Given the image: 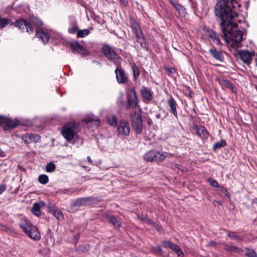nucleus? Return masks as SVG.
<instances>
[{"label": "nucleus", "instance_id": "1", "mask_svg": "<svg viewBox=\"0 0 257 257\" xmlns=\"http://www.w3.org/2000/svg\"><path fill=\"white\" fill-rule=\"evenodd\" d=\"M239 0H217L215 6V15L221 20L220 26L224 31L225 27L229 28L234 24L231 23L230 21L237 16L234 11L236 6H238Z\"/></svg>", "mask_w": 257, "mask_h": 257}, {"label": "nucleus", "instance_id": "2", "mask_svg": "<svg viewBox=\"0 0 257 257\" xmlns=\"http://www.w3.org/2000/svg\"><path fill=\"white\" fill-rule=\"evenodd\" d=\"M233 19H232L230 22L235 25L229 28L225 27L224 31H223L220 26V24L219 25L220 30L223 33L222 37L225 42L230 40L232 41L231 45L233 47H241V45L240 43L243 39V33L241 31L239 30H234V29L237 27L238 25L236 23L233 22Z\"/></svg>", "mask_w": 257, "mask_h": 257}, {"label": "nucleus", "instance_id": "3", "mask_svg": "<svg viewBox=\"0 0 257 257\" xmlns=\"http://www.w3.org/2000/svg\"><path fill=\"white\" fill-rule=\"evenodd\" d=\"M14 25L21 30L22 32L26 29L27 33L32 34L34 31L33 26L37 28L41 27L43 25V22L36 18L32 19V23L29 22L26 19H22L17 20L14 23Z\"/></svg>", "mask_w": 257, "mask_h": 257}, {"label": "nucleus", "instance_id": "4", "mask_svg": "<svg viewBox=\"0 0 257 257\" xmlns=\"http://www.w3.org/2000/svg\"><path fill=\"white\" fill-rule=\"evenodd\" d=\"M19 227L31 238L35 240L41 238L37 227L32 225L29 220L26 219L22 220L19 223Z\"/></svg>", "mask_w": 257, "mask_h": 257}, {"label": "nucleus", "instance_id": "5", "mask_svg": "<svg viewBox=\"0 0 257 257\" xmlns=\"http://www.w3.org/2000/svg\"><path fill=\"white\" fill-rule=\"evenodd\" d=\"M79 123L76 122H71L63 126L62 134L67 141H71L79 128Z\"/></svg>", "mask_w": 257, "mask_h": 257}, {"label": "nucleus", "instance_id": "6", "mask_svg": "<svg viewBox=\"0 0 257 257\" xmlns=\"http://www.w3.org/2000/svg\"><path fill=\"white\" fill-rule=\"evenodd\" d=\"M141 112L142 110L140 108V112L134 111L130 114L132 127L137 134H141L143 130V120Z\"/></svg>", "mask_w": 257, "mask_h": 257}, {"label": "nucleus", "instance_id": "7", "mask_svg": "<svg viewBox=\"0 0 257 257\" xmlns=\"http://www.w3.org/2000/svg\"><path fill=\"white\" fill-rule=\"evenodd\" d=\"M170 155L169 153H161L159 152L151 150L146 153L144 155V159L148 162H156L160 163L163 162L166 158Z\"/></svg>", "mask_w": 257, "mask_h": 257}, {"label": "nucleus", "instance_id": "8", "mask_svg": "<svg viewBox=\"0 0 257 257\" xmlns=\"http://www.w3.org/2000/svg\"><path fill=\"white\" fill-rule=\"evenodd\" d=\"M139 107L138 95L135 89H132L126 94V109H129Z\"/></svg>", "mask_w": 257, "mask_h": 257}, {"label": "nucleus", "instance_id": "9", "mask_svg": "<svg viewBox=\"0 0 257 257\" xmlns=\"http://www.w3.org/2000/svg\"><path fill=\"white\" fill-rule=\"evenodd\" d=\"M97 201L94 197L89 196L86 197H80L74 200L72 205L75 207H80L82 206H88L93 204Z\"/></svg>", "mask_w": 257, "mask_h": 257}, {"label": "nucleus", "instance_id": "10", "mask_svg": "<svg viewBox=\"0 0 257 257\" xmlns=\"http://www.w3.org/2000/svg\"><path fill=\"white\" fill-rule=\"evenodd\" d=\"M72 52L74 53H79L81 55H86L88 54V52L82 46L75 41L72 40L69 42Z\"/></svg>", "mask_w": 257, "mask_h": 257}, {"label": "nucleus", "instance_id": "11", "mask_svg": "<svg viewBox=\"0 0 257 257\" xmlns=\"http://www.w3.org/2000/svg\"><path fill=\"white\" fill-rule=\"evenodd\" d=\"M101 51L104 55L107 57L109 60L112 61L117 59L119 58L115 51L108 45L103 46L101 48Z\"/></svg>", "mask_w": 257, "mask_h": 257}, {"label": "nucleus", "instance_id": "12", "mask_svg": "<svg viewBox=\"0 0 257 257\" xmlns=\"http://www.w3.org/2000/svg\"><path fill=\"white\" fill-rule=\"evenodd\" d=\"M117 131L119 135L124 136H128L130 132V127L128 122L124 120H120L119 122Z\"/></svg>", "mask_w": 257, "mask_h": 257}, {"label": "nucleus", "instance_id": "13", "mask_svg": "<svg viewBox=\"0 0 257 257\" xmlns=\"http://www.w3.org/2000/svg\"><path fill=\"white\" fill-rule=\"evenodd\" d=\"M237 58L247 65L250 64L252 61V54L246 50H242L238 52Z\"/></svg>", "mask_w": 257, "mask_h": 257}, {"label": "nucleus", "instance_id": "14", "mask_svg": "<svg viewBox=\"0 0 257 257\" xmlns=\"http://www.w3.org/2000/svg\"><path fill=\"white\" fill-rule=\"evenodd\" d=\"M3 128L5 131L13 129L19 124L17 119L12 120L11 118L5 116L3 120Z\"/></svg>", "mask_w": 257, "mask_h": 257}, {"label": "nucleus", "instance_id": "15", "mask_svg": "<svg viewBox=\"0 0 257 257\" xmlns=\"http://www.w3.org/2000/svg\"><path fill=\"white\" fill-rule=\"evenodd\" d=\"M115 73L117 81L118 83L124 84L128 81V78L122 68H116L115 70Z\"/></svg>", "mask_w": 257, "mask_h": 257}, {"label": "nucleus", "instance_id": "16", "mask_svg": "<svg viewBox=\"0 0 257 257\" xmlns=\"http://www.w3.org/2000/svg\"><path fill=\"white\" fill-rule=\"evenodd\" d=\"M169 3L175 8L180 16L184 17L187 15L186 9L175 0H169Z\"/></svg>", "mask_w": 257, "mask_h": 257}, {"label": "nucleus", "instance_id": "17", "mask_svg": "<svg viewBox=\"0 0 257 257\" xmlns=\"http://www.w3.org/2000/svg\"><path fill=\"white\" fill-rule=\"evenodd\" d=\"M164 246L165 247H169L172 249L175 253L178 255V256H180L181 255H183L184 253L182 252V249L180 248V247L173 243L170 241H165L164 242Z\"/></svg>", "mask_w": 257, "mask_h": 257}, {"label": "nucleus", "instance_id": "18", "mask_svg": "<svg viewBox=\"0 0 257 257\" xmlns=\"http://www.w3.org/2000/svg\"><path fill=\"white\" fill-rule=\"evenodd\" d=\"M132 26L133 31L135 35L137 40L140 39L141 38H142L144 37L141 28L137 22L135 21L132 22Z\"/></svg>", "mask_w": 257, "mask_h": 257}, {"label": "nucleus", "instance_id": "19", "mask_svg": "<svg viewBox=\"0 0 257 257\" xmlns=\"http://www.w3.org/2000/svg\"><path fill=\"white\" fill-rule=\"evenodd\" d=\"M223 249L225 251L231 252H235L241 253L243 252V250L237 246L230 245L227 243H223Z\"/></svg>", "mask_w": 257, "mask_h": 257}, {"label": "nucleus", "instance_id": "20", "mask_svg": "<svg viewBox=\"0 0 257 257\" xmlns=\"http://www.w3.org/2000/svg\"><path fill=\"white\" fill-rule=\"evenodd\" d=\"M140 93L143 98L148 101L153 99V93L149 89L145 86H142L140 90Z\"/></svg>", "mask_w": 257, "mask_h": 257}, {"label": "nucleus", "instance_id": "21", "mask_svg": "<svg viewBox=\"0 0 257 257\" xmlns=\"http://www.w3.org/2000/svg\"><path fill=\"white\" fill-rule=\"evenodd\" d=\"M196 132L202 139L206 140L208 138L209 133L204 126L202 125L196 126Z\"/></svg>", "mask_w": 257, "mask_h": 257}, {"label": "nucleus", "instance_id": "22", "mask_svg": "<svg viewBox=\"0 0 257 257\" xmlns=\"http://www.w3.org/2000/svg\"><path fill=\"white\" fill-rule=\"evenodd\" d=\"M168 104L170 107V111L171 112L176 118L178 117L176 106L177 103L175 100L171 97L168 100Z\"/></svg>", "mask_w": 257, "mask_h": 257}, {"label": "nucleus", "instance_id": "23", "mask_svg": "<svg viewBox=\"0 0 257 257\" xmlns=\"http://www.w3.org/2000/svg\"><path fill=\"white\" fill-rule=\"evenodd\" d=\"M208 37L212 40V41L215 44L220 46L222 43L219 39V35L217 33L213 30L208 31Z\"/></svg>", "mask_w": 257, "mask_h": 257}, {"label": "nucleus", "instance_id": "24", "mask_svg": "<svg viewBox=\"0 0 257 257\" xmlns=\"http://www.w3.org/2000/svg\"><path fill=\"white\" fill-rule=\"evenodd\" d=\"M35 36L41 40L44 43H47L49 40V36L47 33L40 31L38 29L36 30Z\"/></svg>", "mask_w": 257, "mask_h": 257}, {"label": "nucleus", "instance_id": "25", "mask_svg": "<svg viewBox=\"0 0 257 257\" xmlns=\"http://www.w3.org/2000/svg\"><path fill=\"white\" fill-rule=\"evenodd\" d=\"M210 55L216 60L219 61H223L224 60V56L222 53L217 51L216 49H210L209 50Z\"/></svg>", "mask_w": 257, "mask_h": 257}, {"label": "nucleus", "instance_id": "26", "mask_svg": "<svg viewBox=\"0 0 257 257\" xmlns=\"http://www.w3.org/2000/svg\"><path fill=\"white\" fill-rule=\"evenodd\" d=\"M105 218L115 227L118 228L121 226L120 222L115 216L107 214L105 215Z\"/></svg>", "mask_w": 257, "mask_h": 257}, {"label": "nucleus", "instance_id": "27", "mask_svg": "<svg viewBox=\"0 0 257 257\" xmlns=\"http://www.w3.org/2000/svg\"><path fill=\"white\" fill-rule=\"evenodd\" d=\"M219 83L222 87L228 88L233 92H234V89H235V86L227 80L221 79L219 80Z\"/></svg>", "mask_w": 257, "mask_h": 257}, {"label": "nucleus", "instance_id": "28", "mask_svg": "<svg viewBox=\"0 0 257 257\" xmlns=\"http://www.w3.org/2000/svg\"><path fill=\"white\" fill-rule=\"evenodd\" d=\"M51 212L58 220H61L64 219V214L60 209L53 207L51 208Z\"/></svg>", "mask_w": 257, "mask_h": 257}, {"label": "nucleus", "instance_id": "29", "mask_svg": "<svg viewBox=\"0 0 257 257\" xmlns=\"http://www.w3.org/2000/svg\"><path fill=\"white\" fill-rule=\"evenodd\" d=\"M31 211L35 216H40L41 214L40 204L37 202L34 203Z\"/></svg>", "mask_w": 257, "mask_h": 257}, {"label": "nucleus", "instance_id": "30", "mask_svg": "<svg viewBox=\"0 0 257 257\" xmlns=\"http://www.w3.org/2000/svg\"><path fill=\"white\" fill-rule=\"evenodd\" d=\"M9 24H13L11 19L0 17V29L3 28Z\"/></svg>", "mask_w": 257, "mask_h": 257}, {"label": "nucleus", "instance_id": "31", "mask_svg": "<svg viewBox=\"0 0 257 257\" xmlns=\"http://www.w3.org/2000/svg\"><path fill=\"white\" fill-rule=\"evenodd\" d=\"M137 42L140 44V46L142 48L144 49L146 51H149L148 43L146 42L145 37L137 40Z\"/></svg>", "mask_w": 257, "mask_h": 257}, {"label": "nucleus", "instance_id": "32", "mask_svg": "<svg viewBox=\"0 0 257 257\" xmlns=\"http://www.w3.org/2000/svg\"><path fill=\"white\" fill-rule=\"evenodd\" d=\"M132 69L133 71V77L135 80H137L139 78L140 72L138 67L135 63H134L132 65Z\"/></svg>", "mask_w": 257, "mask_h": 257}, {"label": "nucleus", "instance_id": "33", "mask_svg": "<svg viewBox=\"0 0 257 257\" xmlns=\"http://www.w3.org/2000/svg\"><path fill=\"white\" fill-rule=\"evenodd\" d=\"M33 134H25L22 137V140L25 144H30L33 141Z\"/></svg>", "mask_w": 257, "mask_h": 257}, {"label": "nucleus", "instance_id": "34", "mask_svg": "<svg viewBox=\"0 0 257 257\" xmlns=\"http://www.w3.org/2000/svg\"><path fill=\"white\" fill-rule=\"evenodd\" d=\"M226 145V142L225 140H221V141L215 143L213 146V150H215L216 149H219L222 147L225 146Z\"/></svg>", "mask_w": 257, "mask_h": 257}, {"label": "nucleus", "instance_id": "35", "mask_svg": "<svg viewBox=\"0 0 257 257\" xmlns=\"http://www.w3.org/2000/svg\"><path fill=\"white\" fill-rule=\"evenodd\" d=\"M227 236L229 237L237 240H242L243 238L241 236L236 235L235 232L232 231H228L227 233Z\"/></svg>", "mask_w": 257, "mask_h": 257}, {"label": "nucleus", "instance_id": "36", "mask_svg": "<svg viewBox=\"0 0 257 257\" xmlns=\"http://www.w3.org/2000/svg\"><path fill=\"white\" fill-rule=\"evenodd\" d=\"M90 34L89 29L79 30L77 34V37L84 38Z\"/></svg>", "mask_w": 257, "mask_h": 257}, {"label": "nucleus", "instance_id": "37", "mask_svg": "<svg viewBox=\"0 0 257 257\" xmlns=\"http://www.w3.org/2000/svg\"><path fill=\"white\" fill-rule=\"evenodd\" d=\"M38 181L42 184H46L48 182L49 178L47 175L42 174L39 176Z\"/></svg>", "mask_w": 257, "mask_h": 257}, {"label": "nucleus", "instance_id": "38", "mask_svg": "<svg viewBox=\"0 0 257 257\" xmlns=\"http://www.w3.org/2000/svg\"><path fill=\"white\" fill-rule=\"evenodd\" d=\"M56 165L53 162H50L46 166V170L47 172H52L56 169Z\"/></svg>", "mask_w": 257, "mask_h": 257}, {"label": "nucleus", "instance_id": "39", "mask_svg": "<svg viewBox=\"0 0 257 257\" xmlns=\"http://www.w3.org/2000/svg\"><path fill=\"white\" fill-rule=\"evenodd\" d=\"M246 252L245 253V255L247 257H257V253L254 251V250L252 249H250L248 248H246Z\"/></svg>", "mask_w": 257, "mask_h": 257}, {"label": "nucleus", "instance_id": "40", "mask_svg": "<svg viewBox=\"0 0 257 257\" xmlns=\"http://www.w3.org/2000/svg\"><path fill=\"white\" fill-rule=\"evenodd\" d=\"M108 122L112 126H115L117 124V119L116 116L112 115L107 118Z\"/></svg>", "mask_w": 257, "mask_h": 257}, {"label": "nucleus", "instance_id": "41", "mask_svg": "<svg viewBox=\"0 0 257 257\" xmlns=\"http://www.w3.org/2000/svg\"><path fill=\"white\" fill-rule=\"evenodd\" d=\"M207 182L209 184L213 187H219L217 181L212 178L208 179Z\"/></svg>", "mask_w": 257, "mask_h": 257}, {"label": "nucleus", "instance_id": "42", "mask_svg": "<svg viewBox=\"0 0 257 257\" xmlns=\"http://www.w3.org/2000/svg\"><path fill=\"white\" fill-rule=\"evenodd\" d=\"M184 93L186 96H189L190 98H192L194 96V93L191 90L189 87L186 88Z\"/></svg>", "mask_w": 257, "mask_h": 257}, {"label": "nucleus", "instance_id": "43", "mask_svg": "<svg viewBox=\"0 0 257 257\" xmlns=\"http://www.w3.org/2000/svg\"><path fill=\"white\" fill-rule=\"evenodd\" d=\"M79 31V28L77 25H74L71 28L68 29V32L71 34H75L76 32H78Z\"/></svg>", "mask_w": 257, "mask_h": 257}, {"label": "nucleus", "instance_id": "44", "mask_svg": "<svg viewBox=\"0 0 257 257\" xmlns=\"http://www.w3.org/2000/svg\"><path fill=\"white\" fill-rule=\"evenodd\" d=\"M219 191L221 192L223 194H224L225 196H226L227 197H229L230 196V193L227 191V190L223 186H219Z\"/></svg>", "mask_w": 257, "mask_h": 257}, {"label": "nucleus", "instance_id": "45", "mask_svg": "<svg viewBox=\"0 0 257 257\" xmlns=\"http://www.w3.org/2000/svg\"><path fill=\"white\" fill-rule=\"evenodd\" d=\"M7 188V185L4 184H2L0 185V194H2L5 192Z\"/></svg>", "mask_w": 257, "mask_h": 257}, {"label": "nucleus", "instance_id": "46", "mask_svg": "<svg viewBox=\"0 0 257 257\" xmlns=\"http://www.w3.org/2000/svg\"><path fill=\"white\" fill-rule=\"evenodd\" d=\"M80 235L79 233H77L75 235V236L74 237V243L75 244H76L77 243V242L78 241V240H79V239L80 238Z\"/></svg>", "mask_w": 257, "mask_h": 257}, {"label": "nucleus", "instance_id": "47", "mask_svg": "<svg viewBox=\"0 0 257 257\" xmlns=\"http://www.w3.org/2000/svg\"><path fill=\"white\" fill-rule=\"evenodd\" d=\"M40 140V136L39 135H35L33 134V141L37 142Z\"/></svg>", "mask_w": 257, "mask_h": 257}, {"label": "nucleus", "instance_id": "48", "mask_svg": "<svg viewBox=\"0 0 257 257\" xmlns=\"http://www.w3.org/2000/svg\"><path fill=\"white\" fill-rule=\"evenodd\" d=\"M154 226L156 227V229L160 232L163 231V229L162 228V227L160 225H158L157 223L155 224Z\"/></svg>", "mask_w": 257, "mask_h": 257}, {"label": "nucleus", "instance_id": "49", "mask_svg": "<svg viewBox=\"0 0 257 257\" xmlns=\"http://www.w3.org/2000/svg\"><path fill=\"white\" fill-rule=\"evenodd\" d=\"M155 251L156 252H158L160 254H162V252H163V250L161 248V247L160 246H157L155 248Z\"/></svg>", "mask_w": 257, "mask_h": 257}, {"label": "nucleus", "instance_id": "50", "mask_svg": "<svg viewBox=\"0 0 257 257\" xmlns=\"http://www.w3.org/2000/svg\"><path fill=\"white\" fill-rule=\"evenodd\" d=\"M216 245V242L213 240L210 241L208 244V245L209 246H215Z\"/></svg>", "mask_w": 257, "mask_h": 257}, {"label": "nucleus", "instance_id": "51", "mask_svg": "<svg viewBox=\"0 0 257 257\" xmlns=\"http://www.w3.org/2000/svg\"><path fill=\"white\" fill-rule=\"evenodd\" d=\"M165 69L168 72L171 74L173 73L175 71L174 69L173 68H166Z\"/></svg>", "mask_w": 257, "mask_h": 257}, {"label": "nucleus", "instance_id": "52", "mask_svg": "<svg viewBox=\"0 0 257 257\" xmlns=\"http://www.w3.org/2000/svg\"><path fill=\"white\" fill-rule=\"evenodd\" d=\"M120 2L123 4L124 6H126L128 4V2L127 0H119Z\"/></svg>", "mask_w": 257, "mask_h": 257}, {"label": "nucleus", "instance_id": "53", "mask_svg": "<svg viewBox=\"0 0 257 257\" xmlns=\"http://www.w3.org/2000/svg\"><path fill=\"white\" fill-rule=\"evenodd\" d=\"M92 121H96L97 123H99V121L98 119H93L92 118H89L87 120V122H91Z\"/></svg>", "mask_w": 257, "mask_h": 257}, {"label": "nucleus", "instance_id": "54", "mask_svg": "<svg viewBox=\"0 0 257 257\" xmlns=\"http://www.w3.org/2000/svg\"><path fill=\"white\" fill-rule=\"evenodd\" d=\"M97 22H98V24H100L101 25H103L105 22V21L102 19L101 20V21L100 20L97 21Z\"/></svg>", "mask_w": 257, "mask_h": 257}, {"label": "nucleus", "instance_id": "55", "mask_svg": "<svg viewBox=\"0 0 257 257\" xmlns=\"http://www.w3.org/2000/svg\"><path fill=\"white\" fill-rule=\"evenodd\" d=\"M4 117L5 116H4L0 115V124H3V120H4Z\"/></svg>", "mask_w": 257, "mask_h": 257}, {"label": "nucleus", "instance_id": "56", "mask_svg": "<svg viewBox=\"0 0 257 257\" xmlns=\"http://www.w3.org/2000/svg\"><path fill=\"white\" fill-rule=\"evenodd\" d=\"M148 222H149L151 224H153L154 225H155V224H156V223H155L153 221V220L151 219H149Z\"/></svg>", "mask_w": 257, "mask_h": 257}, {"label": "nucleus", "instance_id": "57", "mask_svg": "<svg viewBox=\"0 0 257 257\" xmlns=\"http://www.w3.org/2000/svg\"><path fill=\"white\" fill-rule=\"evenodd\" d=\"M87 160L90 163H91V164L92 163V160L91 159L90 157H89V156L87 157Z\"/></svg>", "mask_w": 257, "mask_h": 257}, {"label": "nucleus", "instance_id": "58", "mask_svg": "<svg viewBox=\"0 0 257 257\" xmlns=\"http://www.w3.org/2000/svg\"><path fill=\"white\" fill-rule=\"evenodd\" d=\"M252 203H256L257 204V198L253 199L252 200Z\"/></svg>", "mask_w": 257, "mask_h": 257}, {"label": "nucleus", "instance_id": "59", "mask_svg": "<svg viewBox=\"0 0 257 257\" xmlns=\"http://www.w3.org/2000/svg\"><path fill=\"white\" fill-rule=\"evenodd\" d=\"M160 116H161L160 114H157L156 117H157V118H160Z\"/></svg>", "mask_w": 257, "mask_h": 257}, {"label": "nucleus", "instance_id": "60", "mask_svg": "<svg viewBox=\"0 0 257 257\" xmlns=\"http://www.w3.org/2000/svg\"><path fill=\"white\" fill-rule=\"evenodd\" d=\"M148 123H152L151 119H150L149 120H148Z\"/></svg>", "mask_w": 257, "mask_h": 257}, {"label": "nucleus", "instance_id": "61", "mask_svg": "<svg viewBox=\"0 0 257 257\" xmlns=\"http://www.w3.org/2000/svg\"><path fill=\"white\" fill-rule=\"evenodd\" d=\"M255 61L256 62V65L257 66V58L255 59Z\"/></svg>", "mask_w": 257, "mask_h": 257}, {"label": "nucleus", "instance_id": "62", "mask_svg": "<svg viewBox=\"0 0 257 257\" xmlns=\"http://www.w3.org/2000/svg\"><path fill=\"white\" fill-rule=\"evenodd\" d=\"M88 247V246H87V245H84V248H85V247Z\"/></svg>", "mask_w": 257, "mask_h": 257}]
</instances>
